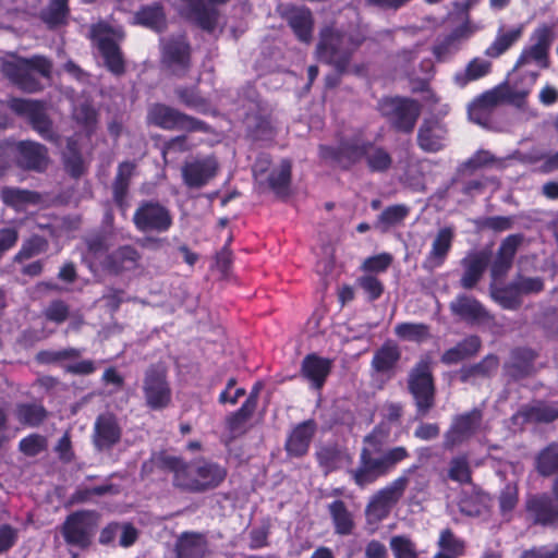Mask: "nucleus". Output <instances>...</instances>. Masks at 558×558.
Segmentation results:
<instances>
[{"instance_id":"1","label":"nucleus","mask_w":558,"mask_h":558,"mask_svg":"<svg viewBox=\"0 0 558 558\" xmlns=\"http://www.w3.org/2000/svg\"><path fill=\"white\" fill-rule=\"evenodd\" d=\"M388 437L389 430L378 425L363 438L359 466L349 470V474L359 487L376 482L410 456L404 447L386 449Z\"/></svg>"},{"instance_id":"56","label":"nucleus","mask_w":558,"mask_h":558,"mask_svg":"<svg viewBox=\"0 0 558 558\" xmlns=\"http://www.w3.org/2000/svg\"><path fill=\"white\" fill-rule=\"evenodd\" d=\"M448 477L460 484H468L472 480V471L465 456H458L450 460Z\"/></svg>"},{"instance_id":"15","label":"nucleus","mask_w":558,"mask_h":558,"mask_svg":"<svg viewBox=\"0 0 558 558\" xmlns=\"http://www.w3.org/2000/svg\"><path fill=\"white\" fill-rule=\"evenodd\" d=\"M161 64L171 74L183 77L191 68V47L182 37H171L162 41Z\"/></svg>"},{"instance_id":"58","label":"nucleus","mask_w":558,"mask_h":558,"mask_svg":"<svg viewBox=\"0 0 558 558\" xmlns=\"http://www.w3.org/2000/svg\"><path fill=\"white\" fill-rule=\"evenodd\" d=\"M398 337L410 341H423L430 337L429 327L425 324L403 323L396 327Z\"/></svg>"},{"instance_id":"37","label":"nucleus","mask_w":558,"mask_h":558,"mask_svg":"<svg viewBox=\"0 0 558 558\" xmlns=\"http://www.w3.org/2000/svg\"><path fill=\"white\" fill-rule=\"evenodd\" d=\"M69 15V0H49L39 12V20L49 31H54L68 23Z\"/></svg>"},{"instance_id":"47","label":"nucleus","mask_w":558,"mask_h":558,"mask_svg":"<svg viewBox=\"0 0 558 558\" xmlns=\"http://www.w3.org/2000/svg\"><path fill=\"white\" fill-rule=\"evenodd\" d=\"M328 510L335 525V532L339 535H350L355 524L345 504L342 500H336L328 506Z\"/></svg>"},{"instance_id":"17","label":"nucleus","mask_w":558,"mask_h":558,"mask_svg":"<svg viewBox=\"0 0 558 558\" xmlns=\"http://www.w3.org/2000/svg\"><path fill=\"white\" fill-rule=\"evenodd\" d=\"M219 163L214 156L192 158L181 168L183 182L191 189H201L216 177Z\"/></svg>"},{"instance_id":"52","label":"nucleus","mask_w":558,"mask_h":558,"mask_svg":"<svg viewBox=\"0 0 558 558\" xmlns=\"http://www.w3.org/2000/svg\"><path fill=\"white\" fill-rule=\"evenodd\" d=\"M15 416L21 424L35 427L46 420L47 411L37 403H20L15 408Z\"/></svg>"},{"instance_id":"55","label":"nucleus","mask_w":558,"mask_h":558,"mask_svg":"<svg viewBox=\"0 0 558 558\" xmlns=\"http://www.w3.org/2000/svg\"><path fill=\"white\" fill-rule=\"evenodd\" d=\"M48 247L49 243L45 238L40 235H33L23 243L21 250L15 255L14 260L21 263L23 260L29 259L34 256L45 253Z\"/></svg>"},{"instance_id":"31","label":"nucleus","mask_w":558,"mask_h":558,"mask_svg":"<svg viewBox=\"0 0 558 558\" xmlns=\"http://www.w3.org/2000/svg\"><path fill=\"white\" fill-rule=\"evenodd\" d=\"M258 391V388H254L243 405L227 417L226 424L231 440L246 433V423L251 420L257 407Z\"/></svg>"},{"instance_id":"49","label":"nucleus","mask_w":558,"mask_h":558,"mask_svg":"<svg viewBox=\"0 0 558 558\" xmlns=\"http://www.w3.org/2000/svg\"><path fill=\"white\" fill-rule=\"evenodd\" d=\"M73 120L88 134H93L98 123V112L90 101L85 100L74 106Z\"/></svg>"},{"instance_id":"26","label":"nucleus","mask_w":558,"mask_h":558,"mask_svg":"<svg viewBox=\"0 0 558 558\" xmlns=\"http://www.w3.org/2000/svg\"><path fill=\"white\" fill-rule=\"evenodd\" d=\"M400 359V347L393 341H386L374 352L371 363L372 371L376 375L391 378L397 373Z\"/></svg>"},{"instance_id":"16","label":"nucleus","mask_w":558,"mask_h":558,"mask_svg":"<svg viewBox=\"0 0 558 558\" xmlns=\"http://www.w3.org/2000/svg\"><path fill=\"white\" fill-rule=\"evenodd\" d=\"M368 141L354 136L342 140L337 147H319L322 158L339 163L343 169H349L364 158Z\"/></svg>"},{"instance_id":"41","label":"nucleus","mask_w":558,"mask_h":558,"mask_svg":"<svg viewBox=\"0 0 558 558\" xmlns=\"http://www.w3.org/2000/svg\"><path fill=\"white\" fill-rule=\"evenodd\" d=\"M498 366V356L488 354L478 363L463 366L459 371V378L462 383L474 381L478 378H488L497 371Z\"/></svg>"},{"instance_id":"2","label":"nucleus","mask_w":558,"mask_h":558,"mask_svg":"<svg viewBox=\"0 0 558 558\" xmlns=\"http://www.w3.org/2000/svg\"><path fill=\"white\" fill-rule=\"evenodd\" d=\"M173 485L187 493L198 494L217 488L227 477V469L216 462L198 459L184 462L178 458Z\"/></svg>"},{"instance_id":"13","label":"nucleus","mask_w":558,"mask_h":558,"mask_svg":"<svg viewBox=\"0 0 558 558\" xmlns=\"http://www.w3.org/2000/svg\"><path fill=\"white\" fill-rule=\"evenodd\" d=\"M14 165L24 171L41 173L50 163L48 148L34 141H20L10 146Z\"/></svg>"},{"instance_id":"3","label":"nucleus","mask_w":558,"mask_h":558,"mask_svg":"<svg viewBox=\"0 0 558 558\" xmlns=\"http://www.w3.org/2000/svg\"><path fill=\"white\" fill-rule=\"evenodd\" d=\"M407 389L414 400L416 415L425 417L436 404V385L429 357L421 359L409 372Z\"/></svg>"},{"instance_id":"45","label":"nucleus","mask_w":558,"mask_h":558,"mask_svg":"<svg viewBox=\"0 0 558 558\" xmlns=\"http://www.w3.org/2000/svg\"><path fill=\"white\" fill-rule=\"evenodd\" d=\"M525 423H551L558 418V408L543 402L522 407L518 414Z\"/></svg>"},{"instance_id":"4","label":"nucleus","mask_w":558,"mask_h":558,"mask_svg":"<svg viewBox=\"0 0 558 558\" xmlns=\"http://www.w3.org/2000/svg\"><path fill=\"white\" fill-rule=\"evenodd\" d=\"M51 62L40 56L31 59H21L19 61H5L1 64V71L13 84L27 93H36L43 88L40 82L35 76L34 71L45 77L51 73Z\"/></svg>"},{"instance_id":"20","label":"nucleus","mask_w":558,"mask_h":558,"mask_svg":"<svg viewBox=\"0 0 558 558\" xmlns=\"http://www.w3.org/2000/svg\"><path fill=\"white\" fill-rule=\"evenodd\" d=\"M525 508L533 524L558 527V501L548 494L530 497Z\"/></svg>"},{"instance_id":"18","label":"nucleus","mask_w":558,"mask_h":558,"mask_svg":"<svg viewBox=\"0 0 558 558\" xmlns=\"http://www.w3.org/2000/svg\"><path fill=\"white\" fill-rule=\"evenodd\" d=\"M141 260L142 254L133 245L126 244L107 254L100 262V266L109 275L120 276L138 269Z\"/></svg>"},{"instance_id":"60","label":"nucleus","mask_w":558,"mask_h":558,"mask_svg":"<svg viewBox=\"0 0 558 558\" xmlns=\"http://www.w3.org/2000/svg\"><path fill=\"white\" fill-rule=\"evenodd\" d=\"M489 498L486 495H474L461 500L460 511L468 517H481L488 511Z\"/></svg>"},{"instance_id":"6","label":"nucleus","mask_w":558,"mask_h":558,"mask_svg":"<svg viewBox=\"0 0 558 558\" xmlns=\"http://www.w3.org/2000/svg\"><path fill=\"white\" fill-rule=\"evenodd\" d=\"M146 119L148 124L169 131H207L205 122L161 102L149 106Z\"/></svg>"},{"instance_id":"43","label":"nucleus","mask_w":558,"mask_h":558,"mask_svg":"<svg viewBox=\"0 0 558 558\" xmlns=\"http://www.w3.org/2000/svg\"><path fill=\"white\" fill-rule=\"evenodd\" d=\"M453 236L454 231L451 227H445L437 232L427 258L433 267L440 266L445 262L451 248Z\"/></svg>"},{"instance_id":"27","label":"nucleus","mask_w":558,"mask_h":558,"mask_svg":"<svg viewBox=\"0 0 558 558\" xmlns=\"http://www.w3.org/2000/svg\"><path fill=\"white\" fill-rule=\"evenodd\" d=\"M489 253L485 251L469 253L462 260L463 272L460 286L465 290L474 289L483 278L489 263Z\"/></svg>"},{"instance_id":"30","label":"nucleus","mask_w":558,"mask_h":558,"mask_svg":"<svg viewBox=\"0 0 558 558\" xmlns=\"http://www.w3.org/2000/svg\"><path fill=\"white\" fill-rule=\"evenodd\" d=\"M446 128L436 119H425L418 128L417 144L427 153H436L444 147Z\"/></svg>"},{"instance_id":"53","label":"nucleus","mask_w":558,"mask_h":558,"mask_svg":"<svg viewBox=\"0 0 558 558\" xmlns=\"http://www.w3.org/2000/svg\"><path fill=\"white\" fill-rule=\"evenodd\" d=\"M344 456L345 453L335 444L322 446L316 451L317 461L326 473L338 469Z\"/></svg>"},{"instance_id":"7","label":"nucleus","mask_w":558,"mask_h":558,"mask_svg":"<svg viewBox=\"0 0 558 558\" xmlns=\"http://www.w3.org/2000/svg\"><path fill=\"white\" fill-rule=\"evenodd\" d=\"M381 114L396 131L409 134L421 114V105L408 98H386L379 102Z\"/></svg>"},{"instance_id":"34","label":"nucleus","mask_w":558,"mask_h":558,"mask_svg":"<svg viewBox=\"0 0 558 558\" xmlns=\"http://www.w3.org/2000/svg\"><path fill=\"white\" fill-rule=\"evenodd\" d=\"M95 45L104 59L105 66L114 75H122L125 72L124 58L119 45L112 37H95Z\"/></svg>"},{"instance_id":"32","label":"nucleus","mask_w":558,"mask_h":558,"mask_svg":"<svg viewBox=\"0 0 558 558\" xmlns=\"http://www.w3.org/2000/svg\"><path fill=\"white\" fill-rule=\"evenodd\" d=\"M186 5V17L205 32H213L218 23V11L204 0H183Z\"/></svg>"},{"instance_id":"10","label":"nucleus","mask_w":558,"mask_h":558,"mask_svg":"<svg viewBox=\"0 0 558 558\" xmlns=\"http://www.w3.org/2000/svg\"><path fill=\"white\" fill-rule=\"evenodd\" d=\"M10 108L17 114L24 116L34 131L44 140L57 143L59 135L53 130V122L47 113L45 104L38 100L12 99Z\"/></svg>"},{"instance_id":"59","label":"nucleus","mask_w":558,"mask_h":558,"mask_svg":"<svg viewBox=\"0 0 558 558\" xmlns=\"http://www.w3.org/2000/svg\"><path fill=\"white\" fill-rule=\"evenodd\" d=\"M489 69L490 62L481 59H474L468 64L465 72L458 73L454 80L459 85L464 86L468 82L486 75L489 72Z\"/></svg>"},{"instance_id":"23","label":"nucleus","mask_w":558,"mask_h":558,"mask_svg":"<svg viewBox=\"0 0 558 558\" xmlns=\"http://www.w3.org/2000/svg\"><path fill=\"white\" fill-rule=\"evenodd\" d=\"M538 353L530 348H515L510 352L509 361L504 364L506 376L518 381L536 374L535 361Z\"/></svg>"},{"instance_id":"39","label":"nucleus","mask_w":558,"mask_h":558,"mask_svg":"<svg viewBox=\"0 0 558 558\" xmlns=\"http://www.w3.org/2000/svg\"><path fill=\"white\" fill-rule=\"evenodd\" d=\"M135 23L153 32L161 33L167 25L163 7L160 3L142 7L134 15Z\"/></svg>"},{"instance_id":"9","label":"nucleus","mask_w":558,"mask_h":558,"mask_svg":"<svg viewBox=\"0 0 558 558\" xmlns=\"http://www.w3.org/2000/svg\"><path fill=\"white\" fill-rule=\"evenodd\" d=\"M415 469L416 466L409 469L404 475L396 478L390 485L373 495L365 510L369 521L377 522L388 517L391 509L402 498L409 485L407 474L413 473Z\"/></svg>"},{"instance_id":"44","label":"nucleus","mask_w":558,"mask_h":558,"mask_svg":"<svg viewBox=\"0 0 558 558\" xmlns=\"http://www.w3.org/2000/svg\"><path fill=\"white\" fill-rule=\"evenodd\" d=\"M489 295L505 310L517 311L523 303L513 281L506 286H498L495 282L490 283Z\"/></svg>"},{"instance_id":"24","label":"nucleus","mask_w":558,"mask_h":558,"mask_svg":"<svg viewBox=\"0 0 558 558\" xmlns=\"http://www.w3.org/2000/svg\"><path fill=\"white\" fill-rule=\"evenodd\" d=\"M523 240L522 234H511L502 240L490 266V276L494 280L506 277Z\"/></svg>"},{"instance_id":"51","label":"nucleus","mask_w":558,"mask_h":558,"mask_svg":"<svg viewBox=\"0 0 558 558\" xmlns=\"http://www.w3.org/2000/svg\"><path fill=\"white\" fill-rule=\"evenodd\" d=\"M549 46V37H539V40L534 46L522 52L514 68H521L531 61H535L541 66L546 68L548 65L547 52Z\"/></svg>"},{"instance_id":"62","label":"nucleus","mask_w":558,"mask_h":558,"mask_svg":"<svg viewBox=\"0 0 558 558\" xmlns=\"http://www.w3.org/2000/svg\"><path fill=\"white\" fill-rule=\"evenodd\" d=\"M390 548L396 558H417L415 545L408 536H392Z\"/></svg>"},{"instance_id":"22","label":"nucleus","mask_w":558,"mask_h":558,"mask_svg":"<svg viewBox=\"0 0 558 558\" xmlns=\"http://www.w3.org/2000/svg\"><path fill=\"white\" fill-rule=\"evenodd\" d=\"M246 136L253 142H268L276 135V129L265 108L258 105L250 108L243 120Z\"/></svg>"},{"instance_id":"21","label":"nucleus","mask_w":558,"mask_h":558,"mask_svg":"<svg viewBox=\"0 0 558 558\" xmlns=\"http://www.w3.org/2000/svg\"><path fill=\"white\" fill-rule=\"evenodd\" d=\"M452 315L469 325H483L492 322L494 316L473 296L459 294L450 304Z\"/></svg>"},{"instance_id":"19","label":"nucleus","mask_w":558,"mask_h":558,"mask_svg":"<svg viewBox=\"0 0 558 558\" xmlns=\"http://www.w3.org/2000/svg\"><path fill=\"white\" fill-rule=\"evenodd\" d=\"M291 180L292 163L283 159L257 185L263 193L270 192L277 199L286 202L292 195Z\"/></svg>"},{"instance_id":"48","label":"nucleus","mask_w":558,"mask_h":558,"mask_svg":"<svg viewBox=\"0 0 558 558\" xmlns=\"http://www.w3.org/2000/svg\"><path fill=\"white\" fill-rule=\"evenodd\" d=\"M410 214V208L403 204L388 206L378 216L375 228L383 233L388 232L391 228L402 223Z\"/></svg>"},{"instance_id":"54","label":"nucleus","mask_w":558,"mask_h":558,"mask_svg":"<svg viewBox=\"0 0 558 558\" xmlns=\"http://www.w3.org/2000/svg\"><path fill=\"white\" fill-rule=\"evenodd\" d=\"M175 463H178V457L168 454L165 451L156 452L151 456V458L144 462L142 465V474H149L155 469H159L161 471H169L174 474L175 472Z\"/></svg>"},{"instance_id":"63","label":"nucleus","mask_w":558,"mask_h":558,"mask_svg":"<svg viewBox=\"0 0 558 558\" xmlns=\"http://www.w3.org/2000/svg\"><path fill=\"white\" fill-rule=\"evenodd\" d=\"M512 281L521 298L523 295L538 293L544 289V281L541 277H526L518 274Z\"/></svg>"},{"instance_id":"38","label":"nucleus","mask_w":558,"mask_h":558,"mask_svg":"<svg viewBox=\"0 0 558 558\" xmlns=\"http://www.w3.org/2000/svg\"><path fill=\"white\" fill-rule=\"evenodd\" d=\"M136 165L131 161L121 162L118 167V172L112 183L113 201L121 210L126 208V196L129 192L130 181L134 174Z\"/></svg>"},{"instance_id":"46","label":"nucleus","mask_w":558,"mask_h":558,"mask_svg":"<svg viewBox=\"0 0 558 558\" xmlns=\"http://www.w3.org/2000/svg\"><path fill=\"white\" fill-rule=\"evenodd\" d=\"M534 466L543 477L558 476V442H551L535 457Z\"/></svg>"},{"instance_id":"40","label":"nucleus","mask_w":558,"mask_h":558,"mask_svg":"<svg viewBox=\"0 0 558 558\" xmlns=\"http://www.w3.org/2000/svg\"><path fill=\"white\" fill-rule=\"evenodd\" d=\"M2 202L16 210L27 205H37L41 202V195L36 191L3 186L0 191Z\"/></svg>"},{"instance_id":"64","label":"nucleus","mask_w":558,"mask_h":558,"mask_svg":"<svg viewBox=\"0 0 558 558\" xmlns=\"http://www.w3.org/2000/svg\"><path fill=\"white\" fill-rule=\"evenodd\" d=\"M44 316L47 320L60 325L70 318V306L63 300H53L44 310Z\"/></svg>"},{"instance_id":"25","label":"nucleus","mask_w":558,"mask_h":558,"mask_svg":"<svg viewBox=\"0 0 558 558\" xmlns=\"http://www.w3.org/2000/svg\"><path fill=\"white\" fill-rule=\"evenodd\" d=\"M122 429L117 417L111 413L100 414L94 428V445L98 450H107L121 439Z\"/></svg>"},{"instance_id":"35","label":"nucleus","mask_w":558,"mask_h":558,"mask_svg":"<svg viewBox=\"0 0 558 558\" xmlns=\"http://www.w3.org/2000/svg\"><path fill=\"white\" fill-rule=\"evenodd\" d=\"M482 348V340L476 335L465 337L459 341L454 347L446 350L440 361L446 365H453L474 357Z\"/></svg>"},{"instance_id":"8","label":"nucleus","mask_w":558,"mask_h":558,"mask_svg":"<svg viewBox=\"0 0 558 558\" xmlns=\"http://www.w3.org/2000/svg\"><path fill=\"white\" fill-rule=\"evenodd\" d=\"M143 393L146 405L151 410L166 409L171 402V387L167 367L162 363L151 364L144 373Z\"/></svg>"},{"instance_id":"42","label":"nucleus","mask_w":558,"mask_h":558,"mask_svg":"<svg viewBox=\"0 0 558 558\" xmlns=\"http://www.w3.org/2000/svg\"><path fill=\"white\" fill-rule=\"evenodd\" d=\"M206 541L198 533H183L175 544L177 558H204Z\"/></svg>"},{"instance_id":"61","label":"nucleus","mask_w":558,"mask_h":558,"mask_svg":"<svg viewBox=\"0 0 558 558\" xmlns=\"http://www.w3.org/2000/svg\"><path fill=\"white\" fill-rule=\"evenodd\" d=\"M63 162L66 172L73 178H78L84 172L83 159L76 149L75 143L69 142L66 150L63 153Z\"/></svg>"},{"instance_id":"29","label":"nucleus","mask_w":558,"mask_h":558,"mask_svg":"<svg viewBox=\"0 0 558 558\" xmlns=\"http://www.w3.org/2000/svg\"><path fill=\"white\" fill-rule=\"evenodd\" d=\"M526 95V90H515L508 83H502L481 95L476 101L487 111L492 112L495 107L504 102L519 107L523 104Z\"/></svg>"},{"instance_id":"57","label":"nucleus","mask_w":558,"mask_h":558,"mask_svg":"<svg viewBox=\"0 0 558 558\" xmlns=\"http://www.w3.org/2000/svg\"><path fill=\"white\" fill-rule=\"evenodd\" d=\"M481 0H456L452 5L454 10L464 19L462 25L451 35H468L481 31V27L469 20V10L476 5Z\"/></svg>"},{"instance_id":"36","label":"nucleus","mask_w":558,"mask_h":558,"mask_svg":"<svg viewBox=\"0 0 558 558\" xmlns=\"http://www.w3.org/2000/svg\"><path fill=\"white\" fill-rule=\"evenodd\" d=\"M331 369V361L316 354H308L302 362L301 372L315 388H320Z\"/></svg>"},{"instance_id":"28","label":"nucleus","mask_w":558,"mask_h":558,"mask_svg":"<svg viewBox=\"0 0 558 558\" xmlns=\"http://www.w3.org/2000/svg\"><path fill=\"white\" fill-rule=\"evenodd\" d=\"M277 12L288 23L294 35H312L314 17L312 11L305 5L279 4Z\"/></svg>"},{"instance_id":"50","label":"nucleus","mask_w":558,"mask_h":558,"mask_svg":"<svg viewBox=\"0 0 558 558\" xmlns=\"http://www.w3.org/2000/svg\"><path fill=\"white\" fill-rule=\"evenodd\" d=\"M364 159L372 172H387L392 166L391 155L380 146L368 143Z\"/></svg>"},{"instance_id":"33","label":"nucleus","mask_w":558,"mask_h":558,"mask_svg":"<svg viewBox=\"0 0 558 558\" xmlns=\"http://www.w3.org/2000/svg\"><path fill=\"white\" fill-rule=\"evenodd\" d=\"M315 430L316 424L313 420L299 424L287 439L286 450L288 454L295 458L306 454Z\"/></svg>"},{"instance_id":"5","label":"nucleus","mask_w":558,"mask_h":558,"mask_svg":"<svg viewBox=\"0 0 558 558\" xmlns=\"http://www.w3.org/2000/svg\"><path fill=\"white\" fill-rule=\"evenodd\" d=\"M100 514L95 510H78L69 514L61 525V534L71 546L86 549L90 546Z\"/></svg>"},{"instance_id":"11","label":"nucleus","mask_w":558,"mask_h":558,"mask_svg":"<svg viewBox=\"0 0 558 558\" xmlns=\"http://www.w3.org/2000/svg\"><path fill=\"white\" fill-rule=\"evenodd\" d=\"M133 223L143 233H163L172 226V215L159 202L143 201L134 213Z\"/></svg>"},{"instance_id":"14","label":"nucleus","mask_w":558,"mask_h":558,"mask_svg":"<svg viewBox=\"0 0 558 558\" xmlns=\"http://www.w3.org/2000/svg\"><path fill=\"white\" fill-rule=\"evenodd\" d=\"M482 422L483 412L477 408L468 413L456 415L450 428L444 435L442 447L446 450H452L468 441L477 433Z\"/></svg>"},{"instance_id":"12","label":"nucleus","mask_w":558,"mask_h":558,"mask_svg":"<svg viewBox=\"0 0 558 558\" xmlns=\"http://www.w3.org/2000/svg\"><path fill=\"white\" fill-rule=\"evenodd\" d=\"M360 43H355L352 37H323L316 48L317 57L320 61L333 65L337 72L344 73L352 52Z\"/></svg>"}]
</instances>
